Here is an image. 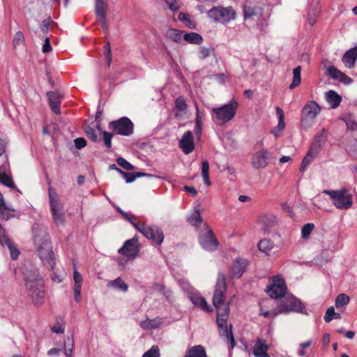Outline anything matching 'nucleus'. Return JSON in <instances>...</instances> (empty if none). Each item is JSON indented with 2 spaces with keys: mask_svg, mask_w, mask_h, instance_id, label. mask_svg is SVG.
I'll return each mask as SVG.
<instances>
[{
  "mask_svg": "<svg viewBox=\"0 0 357 357\" xmlns=\"http://www.w3.org/2000/svg\"><path fill=\"white\" fill-rule=\"evenodd\" d=\"M314 158V155L312 153V148L311 147L302 160L300 172H304L307 166L312 162Z\"/></svg>",
  "mask_w": 357,
  "mask_h": 357,
  "instance_id": "nucleus-37",
  "label": "nucleus"
},
{
  "mask_svg": "<svg viewBox=\"0 0 357 357\" xmlns=\"http://www.w3.org/2000/svg\"><path fill=\"white\" fill-rule=\"evenodd\" d=\"M142 357H160V350L158 346L153 345L151 348L146 351Z\"/></svg>",
  "mask_w": 357,
  "mask_h": 357,
  "instance_id": "nucleus-52",
  "label": "nucleus"
},
{
  "mask_svg": "<svg viewBox=\"0 0 357 357\" xmlns=\"http://www.w3.org/2000/svg\"><path fill=\"white\" fill-rule=\"evenodd\" d=\"M117 164L126 170H133L135 169V167L130 164L129 162H128L126 159H124L122 157H119L116 160Z\"/></svg>",
  "mask_w": 357,
  "mask_h": 357,
  "instance_id": "nucleus-51",
  "label": "nucleus"
},
{
  "mask_svg": "<svg viewBox=\"0 0 357 357\" xmlns=\"http://www.w3.org/2000/svg\"><path fill=\"white\" fill-rule=\"evenodd\" d=\"M142 234L147 238L152 240L156 245H160L163 242L164 234L160 227H146L142 229Z\"/></svg>",
  "mask_w": 357,
  "mask_h": 357,
  "instance_id": "nucleus-16",
  "label": "nucleus"
},
{
  "mask_svg": "<svg viewBox=\"0 0 357 357\" xmlns=\"http://www.w3.org/2000/svg\"><path fill=\"white\" fill-rule=\"evenodd\" d=\"M340 119L346 123L347 129L351 130H357V122L354 114L351 113L342 114Z\"/></svg>",
  "mask_w": 357,
  "mask_h": 357,
  "instance_id": "nucleus-27",
  "label": "nucleus"
},
{
  "mask_svg": "<svg viewBox=\"0 0 357 357\" xmlns=\"http://www.w3.org/2000/svg\"><path fill=\"white\" fill-rule=\"evenodd\" d=\"M263 15V9L257 6L245 5L243 8L244 20L259 17Z\"/></svg>",
  "mask_w": 357,
  "mask_h": 357,
  "instance_id": "nucleus-23",
  "label": "nucleus"
},
{
  "mask_svg": "<svg viewBox=\"0 0 357 357\" xmlns=\"http://www.w3.org/2000/svg\"><path fill=\"white\" fill-rule=\"evenodd\" d=\"M192 303L196 306L207 312H211L213 309L208 305L206 299L200 296L193 295L190 297Z\"/></svg>",
  "mask_w": 357,
  "mask_h": 357,
  "instance_id": "nucleus-25",
  "label": "nucleus"
},
{
  "mask_svg": "<svg viewBox=\"0 0 357 357\" xmlns=\"http://www.w3.org/2000/svg\"><path fill=\"white\" fill-rule=\"evenodd\" d=\"M335 309L333 306L328 307L324 314V319L326 323L331 322L334 319Z\"/></svg>",
  "mask_w": 357,
  "mask_h": 357,
  "instance_id": "nucleus-55",
  "label": "nucleus"
},
{
  "mask_svg": "<svg viewBox=\"0 0 357 357\" xmlns=\"http://www.w3.org/2000/svg\"><path fill=\"white\" fill-rule=\"evenodd\" d=\"M195 133L198 138H200L202 131V116L200 115L198 106H196V119L195 126Z\"/></svg>",
  "mask_w": 357,
  "mask_h": 357,
  "instance_id": "nucleus-35",
  "label": "nucleus"
},
{
  "mask_svg": "<svg viewBox=\"0 0 357 357\" xmlns=\"http://www.w3.org/2000/svg\"><path fill=\"white\" fill-rule=\"evenodd\" d=\"M15 209L10 208L7 206V209H2L0 211V218L4 220H8L11 218L15 217Z\"/></svg>",
  "mask_w": 357,
  "mask_h": 357,
  "instance_id": "nucleus-46",
  "label": "nucleus"
},
{
  "mask_svg": "<svg viewBox=\"0 0 357 357\" xmlns=\"http://www.w3.org/2000/svg\"><path fill=\"white\" fill-rule=\"evenodd\" d=\"M108 285L112 286L114 288H117L119 290H121L124 292H126L128 289V285L123 281V280L121 278H117L116 279L110 281Z\"/></svg>",
  "mask_w": 357,
  "mask_h": 357,
  "instance_id": "nucleus-39",
  "label": "nucleus"
},
{
  "mask_svg": "<svg viewBox=\"0 0 357 357\" xmlns=\"http://www.w3.org/2000/svg\"><path fill=\"white\" fill-rule=\"evenodd\" d=\"M52 46L50 44V40L48 37H47L45 40V43L43 45V52L47 53L50 51H52Z\"/></svg>",
  "mask_w": 357,
  "mask_h": 357,
  "instance_id": "nucleus-62",
  "label": "nucleus"
},
{
  "mask_svg": "<svg viewBox=\"0 0 357 357\" xmlns=\"http://www.w3.org/2000/svg\"><path fill=\"white\" fill-rule=\"evenodd\" d=\"M165 2L173 12H176L181 8V3L178 0H165Z\"/></svg>",
  "mask_w": 357,
  "mask_h": 357,
  "instance_id": "nucleus-50",
  "label": "nucleus"
},
{
  "mask_svg": "<svg viewBox=\"0 0 357 357\" xmlns=\"http://www.w3.org/2000/svg\"><path fill=\"white\" fill-rule=\"evenodd\" d=\"M227 285L226 278L223 273H220L218 275L215 284V289L213 296V305L216 308L217 314L219 312H222L225 306L229 307V304L225 303V293Z\"/></svg>",
  "mask_w": 357,
  "mask_h": 357,
  "instance_id": "nucleus-5",
  "label": "nucleus"
},
{
  "mask_svg": "<svg viewBox=\"0 0 357 357\" xmlns=\"http://www.w3.org/2000/svg\"><path fill=\"white\" fill-rule=\"evenodd\" d=\"M139 252V241L137 237L125 241L123 245L119 249L118 252L129 258H135Z\"/></svg>",
  "mask_w": 357,
  "mask_h": 357,
  "instance_id": "nucleus-11",
  "label": "nucleus"
},
{
  "mask_svg": "<svg viewBox=\"0 0 357 357\" xmlns=\"http://www.w3.org/2000/svg\"><path fill=\"white\" fill-rule=\"evenodd\" d=\"M188 105L183 96L178 97L175 100V108L179 112H185L187 109Z\"/></svg>",
  "mask_w": 357,
  "mask_h": 357,
  "instance_id": "nucleus-45",
  "label": "nucleus"
},
{
  "mask_svg": "<svg viewBox=\"0 0 357 357\" xmlns=\"http://www.w3.org/2000/svg\"><path fill=\"white\" fill-rule=\"evenodd\" d=\"M324 193L329 195L333 204L338 209L347 210L352 206V195L346 188L337 190H326Z\"/></svg>",
  "mask_w": 357,
  "mask_h": 357,
  "instance_id": "nucleus-4",
  "label": "nucleus"
},
{
  "mask_svg": "<svg viewBox=\"0 0 357 357\" xmlns=\"http://www.w3.org/2000/svg\"><path fill=\"white\" fill-rule=\"evenodd\" d=\"M269 153L266 149H261L255 153L251 158V164L255 169L266 167L268 164Z\"/></svg>",
  "mask_w": 357,
  "mask_h": 357,
  "instance_id": "nucleus-15",
  "label": "nucleus"
},
{
  "mask_svg": "<svg viewBox=\"0 0 357 357\" xmlns=\"http://www.w3.org/2000/svg\"><path fill=\"white\" fill-rule=\"evenodd\" d=\"M349 296L345 294H340L335 299V307L337 310L342 308L349 303Z\"/></svg>",
  "mask_w": 357,
  "mask_h": 357,
  "instance_id": "nucleus-36",
  "label": "nucleus"
},
{
  "mask_svg": "<svg viewBox=\"0 0 357 357\" xmlns=\"http://www.w3.org/2000/svg\"><path fill=\"white\" fill-rule=\"evenodd\" d=\"M314 228V225L313 223H307L304 225L301 229L303 238L307 239Z\"/></svg>",
  "mask_w": 357,
  "mask_h": 357,
  "instance_id": "nucleus-47",
  "label": "nucleus"
},
{
  "mask_svg": "<svg viewBox=\"0 0 357 357\" xmlns=\"http://www.w3.org/2000/svg\"><path fill=\"white\" fill-rule=\"evenodd\" d=\"M75 146L77 149H81L86 146V141L83 137H78L74 140Z\"/></svg>",
  "mask_w": 357,
  "mask_h": 357,
  "instance_id": "nucleus-59",
  "label": "nucleus"
},
{
  "mask_svg": "<svg viewBox=\"0 0 357 357\" xmlns=\"http://www.w3.org/2000/svg\"><path fill=\"white\" fill-rule=\"evenodd\" d=\"M52 23V20L50 17L45 19L43 21L42 25L40 26V30L43 33H47Z\"/></svg>",
  "mask_w": 357,
  "mask_h": 357,
  "instance_id": "nucleus-57",
  "label": "nucleus"
},
{
  "mask_svg": "<svg viewBox=\"0 0 357 357\" xmlns=\"http://www.w3.org/2000/svg\"><path fill=\"white\" fill-rule=\"evenodd\" d=\"M199 242L204 249L208 251L215 250L219 245L218 239L211 229L199 236Z\"/></svg>",
  "mask_w": 357,
  "mask_h": 357,
  "instance_id": "nucleus-14",
  "label": "nucleus"
},
{
  "mask_svg": "<svg viewBox=\"0 0 357 357\" xmlns=\"http://www.w3.org/2000/svg\"><path fill=\"white\" fill-rule=\"evenodd\" d=\"M188 222L194 227H198L200 226L202 218L199 211H195L191 216L188 218Z\"/></svg>",
  "mask_w": 357,
  "mask_h": 357,
  "instance_id": "nucleus-41",
  "label": "nucleus"
},
{
  "mask_svg": "<svg viewBox=\"0 0 357 357\" xmlns=\"http://www.w3.org/2000/svg\"><path fill=\"white\" fill-rule=\"evenodd\" d=\"M179 147L185 154H189L194 151L195 142L192 131L188 130L183 135L179 141Z\"/></svg>",
  "mask_w": 357,
  "mask_h": 357,
  "instance_id": "nucleus-17",
  "label": "nucleus"
},
{
  "mask_svg": "<svg viewBox=\"0 0 357 357\" xmlns=\"http://www.w3.org/2000/svg\"><path fill=\"white\" fill-rule=\"evenodd\" d=\"M49 202L52 219L56 225H63L65 217L63 213V204L59 197L56 190L50 187L48 189Z\"/></svg>",
  "mask_w": 357,
  "mask_h": 357,
  "instance_id": "nucleus-6",
  "label": "nucleus"
},
{
  "mask_svg": "<svg viewBox=\"0 0 357 357\" xmlns=\"http://www.w3.org/2000/svg\"><path fill=\"white\" fill-rule=\"evenodd\" d=\"M33 243L44 266L54 270L56 265V257L50 241V236L45 227H36L33 228Z\"/></svg>",
  "mask_w": 357,
  "mask_h": 357,
  "instance_id": "nucleus-1",
  "label": "nucleus"
},
{
  "mask_svg": "<svg viewBox=\"0 0 357 357\" xmlns=\"http://www.w3.org/2000/svg\"><path fill=\"white\" fill-rule=\"evenodd\" d=\"M184 32L176 29L170 28L167 31L166 36L172 41L180 43L183 39Z\"/></svg>",
  "mask_w": 357,
  "mask_h": 357,
  "instance_id": "nucleus-28",
  "label": "nucleus"
},
{
  "mask_svg": "<svg viewBox=\"0 0 357 357\" xmlns=\"http://www.w3.org/2000/svg\"><path fill=\"white\" fill-rule=\"evenodd\" d=\"M338 80L344 84H350L353 82V79L343 73L340 75Z\"/></svg>",
  "mask_w": 357,
  "mask_h": 357,
  "instance_id": "nucleus-61",
  "label": "nucleus"
},
{
  "mask_svg": "<svg viewBox=\"0 0 357 357\" xmlns=\"http://www.w3.org/2000/svg\"><path fill=\"white\" fill-rule=\"evenodd\" d=\"M47 96L48 98L49 105L52 111L56 114H60V107L63 98L62 96L58 92L48 91L47 93Z\"/></svg>",
  "mask_w": 357,
  "mask_h": 357,
  "instance_id": "nucleus-19",
  "label": "nucleus"
},
{
  "mask_svg": "<svg viewBox=\"0 0 357 357\" xmlns=\"http://www.w3.org/2000/svg\"><path fill=\"white\" fill-rule=\"evenodd\" d=\"M342 72L333 66H331L327 69V75L333 79L340 78Z\"/></svg>",
  "mask_w": 357,
  "mask_h": 357,
  "instance_id": "nucleus-49",
  "label": "nucleus"
},
{
  "mask_svg": "<svg viewBox=\"0 0 357 357\" xmlns=\"http://www.w3.org/2000/svg\"><path fill=\"white\" fill-rule=\"evenodd\" d=\"M301 67L300 66H297L293 70V79L292 82L289 85L290 89H294L296 87L298 86L301 82Z\"/></svg>",
  "mask_w": 357,
  "mask_h": 357,
  "instance_id": "nucleus-33",
  "label": "nucleus"
},
{
  "mask_svg": "<svg viewBox=\"0 0 357 357\" xmlns=\"http://www.w3.org/2000/svg\"><path fill=\"white\" fill-rule=\"evenodd\" d=\"M208 17L215 22L227 24L236 17V13L231 6H213L207 13Z\"/></svg>",
  "mask_w": 357,
  "mask_h": 357,
  "instance_id": "nucleus-8",
  "label": "nucleus"
},
{
  "mask_svg": "<svg viewBox=\"0 0 357 357\" xmlns=\"http://www.w3.org/2000/svg\"><path fill=\"white\" fill-rule=\"evenodd\" d=\"M10 252V257L13 259H17L20 255L19 250L17 248L13 245L12 247L8 248Z\"/></svg>",
  "mask_w": 357,
  "mask_h": 357,
  "instance_id": "nucleus-64",
  "label": "nucleus"
},
{
  "mask_svg": "<svg viewBox=\"0 0 357 357\" xmlns=\"http://www.w3.org/2000/svg\"><path fill=\"white\" fill-rule=\"evenodd\" d=\"M102 139L104 141L105 146L109 149L112 148V139L114 136L113 132H107V131H102Z\"/></svg>",
  "mask_w": 357,
  "mask_h": 357,
  "instance_id": "nucleus-48",
  "label": "nucleus"
},
{
  "mask_svg": "<svg viewBox=\"0 0 357 357\" xmlns=\"http://www.w3.org/2000/svg\"><path fill=\"white\" fill-rule=\"evenodd\" d=\"M183 40L190 44L200 45L203 42L202 36L197 33H185L183 34Z\"/></svg>",
  "mask_w": 357,
  "mask_h": 357,
  "instance_id": "nucleus-29",
  "label": "nucleus"
},
{
  "mask_svg": "<svg viewBox=\"0 0 357 357\" xmlns=\"http://www.w3.org/2000/svg\"><path fill=\"white\" fill-rule=\"evenodd\" d=\"M84 130L86 135L91 141L93 142H96L98 141V136L94 128L89 125H84Z\"/></svg>",
  "mask_w": 357,
  "mask_h": 357,
  "instance_id": "nucleus-43",
  "label": "nucleus"
},
{
  "mask_svg": "<svg viewBox=\"0 0 357 357\" xmlns=\"http://www.w3.org/2000/svg\"><path fill=\"white\" fill-rule=\"evenodd\" d=\"M68 347L65 348V355L66 357H71L73 349V340L68 337L67 339Z\"/></svg>",
  "mask_w": 357,
  "mask_h": 357,
  "instance_id": "nucleus-56",
  "label": "nucleus"
},
{
  "mask_svg": "<svg viewBox=\"0 0 357 357\" xmlns=\"http://www.w3.org/2000/svg\"><path fill=\"white\" fill-rule=\"evenodd\" d=\"M326 98L331 107L333 109L337 108L342 101V97L333 90H330L326 93Z\"/></svg>",
  "mask_w": 357,
  "mask_h": 357,
  "instance_id": "nucleus-26",
  "label": "nucleus"
},
{
  "mask_svg": "<svg viewBox=\"0 0 357 357\" xmlns=\"http://www.w3.org/2000/svg\"><path fill=\"white\" fill-rule=\"evenodd\" d=\"M202 174L204 183L209 186L211 182L209 178V163L207 160H204L202 162Z\"/></svg>",
  "mask_w": 357,
  "mask_h": 357,
  "instance_id": "nucleus-34",
  "label": "nucleus"
},
{
  "mask_svg": "<svg viewBox=\"0 0 357 357\" xmlns=\"http://www.w3.org/2000/svg\"><path fill=\"white\" fill-rule=\"evenodd\" d=\"M4 229L2 227V229L0 231V243L3 245H6L7 247L9 248L13 245V242L11 240L4 234Z\"/></svg>",
  "mask_w": 357,
  "mask_h": 357,
  "instance_id": "nucleus-54",
  "label": "nucleus"
},
{
  "mask_svg": "<svg viewBox=\"0 0 357 357\" xmlns=\"http://www.w3.org/2000/svg\"><path fill=\"white\" fill-rule=\"evenodd\" d=\"M321 108L315 101L308 102L303 108L301 112V126L305 129L311 128L316 117L320 112Z\"/></svg>",
  "mask_w": 357,
  "mask_h": 357,
  "instance_id": "nucleus-9",
  "label": "nucleus"
},
{
  "mask_svg": "<svg viewBox=\"0 0 357 357\" xmlns=\"http://www.w3.org/2000/svg\"><path fill=\"white\" fill-rule=\"evenodd\" d=\"M276 114L278 118V125L276 129L279 132H282L285 128L284 111L282 110V109L278 107H276Z\"/></svg>",
  "mask_w": 357,
  "mask_h": 357,
  "instance_id": "nucleus-40",
  "label": "nucleus"
},
{
  "mask_svg": "<svg viewBox=\"0 0 357 357\" xmlns=\"http://www.w3.org/2000/svg\"><path fill=\"white\" fill-rule=\"evenodd\" d=\"M229 307L225 306L222 312H219L217 314L216 322L219 329L220 337L225 338V341L230 343L229 349H232L236 346L235 339L232 332V326H227V319L229 317Z\"/></svg>",
  "mask_w": 357,
  "mask_h": 357,
  "instance_id": "nucleus-3",
  "label": "nucleus"
},
{
  "mask_svg": "<svg viewBox=\"0 0 357 357\" xmlns=\"http://www.w3.org/2000/svg\"><path fill=\"white\" fill-rule=\"evenodd\" d=\"M178 19L179 21L182 22L188 28L192 29L196 28V22L191 19V17L189 14L180 13L178 14Z\"/></svg>",
  "mask_w": 357,
  "mask_h": 357,
  "instance_id": "nucleus-32",
  "label": "nucleus"
},
{
  "mask_svg": "<svg viewBox=\"0 0 357 357\" xmlns=\"http://www.w3.org/2000/svg\"><path fill=\"white\" fill-rule=\"evenodd\" d=\"M274 245V243L268 238L261 239L257 245L259 250L266 255H269Z\"/></svg>",
  "mask_w": 357,
  "mask_h": 357,
  "instance_id": "nucleus-30",
  "label": "nucleus"
},
{
  "mask_svg": "<svg viewBox=\"0 0 357 357\" xmlns=\"http://www.w3.org/2000/svg\"><path fill=\"white\" fill-rule=\"evenodd\" d=\"M73 280H74V298L77 303L80 302L81 298V287L83 282L82 275L76 270L73 272Z\"/></svg>",
  "mask_w": 357,
  "mask_h": 357,
  "instance_id": "nucleus-20",
  "label": "nucleus"
},
{
  "mask_svg": "<svg viewBox=\"0 0 357 357\" xmlns=\"http://www.w3.org/2000/svg\"><path fill=\"white\" fill-rule=\"evenodd\" d=\"M211 53V50L209 48L206 47H201L199 50V57L200 59H205L208 56H209Z\"/></svg>",
  "mask_w": 357,
  "mask_h": 357,
  "instance_id": "nucleus-58",
  "label": "nucleus"
},
{
  "mask_svg": "<svg viewBox=\"0 0 357 357\" xmlns=\"http://www.w3.org/2000/svg\"><path fill=\"white\" fill-rule=\"evenodd\" d=\"M185 357H208L206 354V351L201 344L195 345L190 349H188L186 351Z\"/></svg>",
  "mask_w": 357,
  "mask_h": 357,
  "instance_id": "nucleus-24",
  "label": "nucleus"
},
{
  "mask_svg": "<svg viewBox=\"0 0 357 357\" xmlns=\"http://www.w3.org/2000/svg\"><path fill=\"white\" fill-rule=\"evenodd\" d=\"M108 128L114 135L130 136L133 133L134 124L129 118L123 116L118 120L110 121Z\"/></svg>",
  "mask_w": 357,
  "mask_h": 357,
  "instance_id": "nucleus-10",
  "label": "nucleus"
},
{
  "mask_svg": "<svg viewBox=\"0 0 357 357\" xmlns=\"http://www.w3.org/2000/svg\"><path fill=\"white\" fill-rule=\"evenodd\" d=\"M248 265V261L243 258H237L232 264L229 273L231 278H239L242 276Z\"/></svg>",
  "mask_w": 357,
  "mask_h": 357,
  "instance_id": "nucleus-18",
  "label": "nucleus"
},
{
  "mask_svg": "<svg viewBox=\"0 0 357 357\" xmlns=\"http://www.w3.org/2000/svg\"><path fill=\"white\" fill-rule=\"evenodd\" d=\"M0 183L10 188L15 186L12 178L6 173H0Z\"/></svg>",
  "mask_w": 357,
  "mask_h": 357,
  "instance_id": "nucleus-44",
  "label": "nucleus"
},
{
  "mask_svg": "<svg viewBox=\"0 0 357 357\" xmlns=\"http://www.w3.org/2000/svg\"><path fill=\"white\" fill-rule=\"evenodd\" d=\"M107 3L103 0H96V15L98 18H104L107 16Z\"/></svg>",
  "mask_w": 357,
  "mask_h": 357,
  "instance_id": "nucleus-31",
  "label": "nucleus"
},
{
  "mask_svg": "<svg viewBox=\"0 0 357 357\" xmlns=\"http://www.w3.org/2000/svg\"><path fill=\"white\" fill-rule=\"evenodd\" d=\"M268 349L266 340L257 339L253 348V354L256 357H270L268 354Z\"/></svg>",
  "mask_w": 357,
  "mask_h": 357,
  "instance_id": "nucleus-21",
  "label": "nucleus"
},
{
  "mask_svg": "<svg viewBox=\"0 0 357 357\" xmlns=\"http://www.w3.org/2000/svg\"><path fill=\"white\" fill-rule=\"evenodd\" d=\"M357 59V47L347 51L342 59L344 65L348 68H353Z\"/></svg>",
  "mask_w": 357,
  "mask_h": 357,
  "instance_id": "nucleus-22",
  "label": "nucleus"
},
{
  "mask_svg": "<svg viewBox=\"0 0 357 357\" xmlns=\"http://www.w3.org/2000/svg\"><path fill=\"white\" fill-rule=\"evenodd\" d=\"M161 324L160 319H148L146 321H142L140 324L141 327L149 330L158 328Z\"/></svg>",
  "mask_w": 357,
  "mask_h": 357,
  "instance_id": "nucleus-38",
  "label": "nucleus"
},
{
  "mask_svg": "<svg viewBox=\"0 0 357 357\" xmlns=\"http://www.w3.org/2000/svg\"><path fill=\"white\" fill-rule=\"evenodd\" d=\"M327 137V132L325 130H322L321 132L317 134L314 137V146H317L318 149H320L323 144L325 143Z\"/></svg>",
  "mask_w": 357,
  "mask_h": 357,
  "instance_id": "nucleus-42",
  "label": "nucleus"
},
{
  "mask_svg": "<svg viewBox=\"0 0 357 357\" xmlns=\"http://www.w3.org/2000/svg\"><path fill=\"white\" fill-rule=\"evenodd\" d=\"M23 275L28 296L35 305H43L45 301V284L43 278L38 270L34 268H26Z\"/></svg>",
  "mask_w": 357,
  "mask_h": 357,
  "instance_id": "nucleus-2",
  "label": "nucleus"
},
{
  "mask_svg": "<svg viewBox=\"0 0 357 357\" xmlns=\"http://www.w3.org/2000/svg\"><path fill=\"white\" fill-rule=\"evenodd\" d=\"M105 54L107 56V64L109 66L111 65V62H112V52H111V48H110L109 43H107L105 45Z\"/></svg>",
  "mask_w": 357,
  "mask_h": 357,
  "instance_id": "nucleus-60",
  "label": "nucleus"
},
{
  "mask_svg": "<svg viewBox=\"0 0 357 357\" xmlns=\"http://www.w3.org/2000/svg\"><path fill=\"white\" fill-rule=\"evenodd\" d=\"M280 312L287 313L290 312H301V303L294 296L284 297L279 303Z\"/></svg>",
  "mask_w": 357,
  "mask_h": 357,
  "instance_id": "nucleus-12",
  "label": "nucleus"
},
{
  "mask_svg": "<svg viewBox=\"0 0 357 357\" xmlns=\"http://www.w3.org/2000/svg\"><path fill=\"white\" fill-rule=\"evenodd\" d=\"M238 107L237 101L232 100L228 104L212 109L213 119L222 124L231 121L236 115Z\"/></svg>",
  "mask_w": 357,
  "mask_h": 357,
  "instance_id": "nucleus-7",
  "label": "nucleus"
},
{
  "mask_svg": "<svg viewBox=\"0 0 357 357\" xmlns=\"http://www.w3.org/2000/svg\"><path fill=\"white\" fill-rule=\"evenodd\" d=\"M123 176L124 179L126 180V182L128 183H132L135 180L134 173H130V172H125L124 173H123Z\"/></svg>",
  "mask_w": 357,
  "mask_h": 357,
  "instance_id": "nucleus-63",
  "label": "nucleus"
},
{
  "mask_svg": "<svg viewBox=\"0 0 357 357\" xmlns=\"http://www.w3.org/2000/svg\"><path fill=\"white\" fill-rule=\"evenodd\" d=\"M286 290L284 280L279 277H275L273 284L268 287L267 291L271 298H278L284 296Z\"/></svg>",
  "mask_w": 357,
  "mask_h": 357,
  "instance_id": "nucleus-13",
  "label": "nucleus"
},
{
  "mask_svg": "<svg viewBox=\"0 0 357 357\" xmlns=\"http://www.w3.org/2000/svg\"><path fill=\"white\" fill-rule=\"evenodd\" d=\"M24 42V34L22 31H17L13 38V43L15 47H16L17 45H20L21 44H23Z\"/></svg>",
  "mask_w": 357,
  "mask_h": 357,
  "instance_id": "nucleus-53",
  "label": "nucleus"
}]
</instances>
